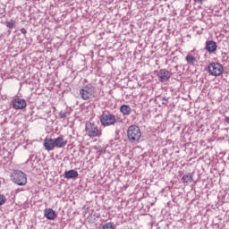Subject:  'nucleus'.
Returning a JSON list of instances; mask_svg holds the SVG:
<instances>
[{
    "label": "nucleus",
    "instance_id": "9",
    "mask_svg": "<svg viewBox=\"0 0 229 229\" xmlns=\"http://www.w3.org/2000/svg\"><path fill=\"white\" fill-rule=\"evenodd\" d=\"M205 48L208 51V53L212 55V53H216V51H217V43H216V41L214 40H208L206 42Z\"/></svg>",
    "mask_w": 229,
    "mask_h": 229
},
{
    "label": "nucleus",
    "instance_id": "4",
    "mask_svg": "<svg viewBox=\"0 0 229 229\" xmlns=\"http://www.w3.org/2000/svg\"><path fill=\"white\" fill-rule=\"evenodd\" d=\"M13 182H14L16 185H26L28 183V177L22 171L14 170L13 174Z\"/></svg>",
    "mask_w": 229,
    "mask_h": 229
},
{
    "label": "nucleus",
    "instance_id": "3",
    "mask_svg": "<svg viewBox=\"0 0 229 229\" xmlns=\"http://www.w3.org/2000/svg\"><path fill=\"white\" fill-rule=\"evenodd\" d=\"M100 123L104 128H106L108 126H114L117 123V119L115 116L110 113H103L100 117Z\"/></svg>",
    "mask_w": 229,
    "mask_h": 229
},
{
    "label": "nucleus",
    "instance_id": "25",
    "mask_svg": "<svg viewBox=\"0 0 229 229\" xmlns=\"http://www.w3.org/2000/svg\"><path fill=\"white\" fill-rule=\"evenodd\" d=\"M225 123H227V124H229V116L225 117Z\"/></svg>",
    "mask_w": 229,
    "mask_h": 229
},
{
    "label": "nucleus",
    "instance_id": "22",
    "mask_svg": "<svg viewBox=\"0 0 229 229\" xmlns=\"http://www.w3.org/2000/svg\"><path fill=\"white\" fill-rule=\"evenodd\" d=\"M21 33H22L23 35H26L27 33L26 29L24 28L21 29Z\"/></svg>",
    "mask_w": 229,
    "mask_h": 229
},
{
    "label": "nucleus",
    "instance_id": "10",
    "mask_svg": "<svg viewBox=\"0 0 229 229\" xmlns=\"http://www.w3.org/2000/svg\"><path fill=\"white\" fill-rule=\"evenodd\" d=\"M43 146L47 151H53V149H55V140L46 138L44 140Z\"/></svg>",
    "mask_w": 229,
    "mask_h": 229
},
{
    "label": "nucleus",
    "instance_id": "18",
    "mask_svg": "<svg viewBox=\"0 0 229 229\" xmlns=\"http://www.w3.org/2000/svg\"><path fill=\"white\" fill-rule=\"evenodd\" d=\"M6 26L9 30H13V28H15V21L13 20L6 21Z\"/></svg>",
    "mask_w": 229,
    "mask_h": 229
},
{
    "label": "nucleus",
    "instance_id": "24",
    "mask_svg": "<svg viewBox=\"0 0 229 229\" xmlns=\"http://www.w3.org/2000/svg\"><path fill=\"white\" fill-rule=\"evenodd\" d=\"M195 3H199L201 4V3H203V0H195Z\"/></svg>",
    "mask_w": 229,
    "mask_h": 229
},
{
    "label": "nucleus",
    "instance_id": "13",
    "mask_svg": "<svg viewBox=\"0 0 229 229\" xmlns=\"http://www.w3.org/2000/svg\"><path fill=\"white\" fill-rule=\"evenodd\" d=\"M79 174L76 170H69L64 172V178L66 180H74V178H78Z\"/></svg>",
    "mask_w": 229,
    "mask_h": 229
},
{
    "label": "nucleus",
    "instance_id": "2",
    "mask_svg": "<svg viewBox=\"0 0 229 229\" xmlns=\"http://www.w3.org/2000/svg\"><path fill=\"white\" fill-rule=\"evenodd\" d=\"M128 140L131 144H137L142 137V132H140V128L137 125H131L127 130Z\"/></svg>",
    "mask_w": 229,
    "mask_h": 229
},
{
    "label": "nucleus",
    "instance_id": "8",
    "mask_svg": "<svg viewBox=\"0 0 229 229\" xmlns=\"http://www.w3.org/2000/svg\"><path fill=\"white\" fill-rule=\"evenodd\" d=\"M13 106L15 110H22L26 108V100L22 98H15L13 100Z\"/></svg>",
    "mask_w": 229,
    "mask_h": 229
},
{
    "label": "nucleus",
    "instance_id": "23",
    "mask_svg": "<svg viewBox=\"0 0 229 229\" xmlns=\"http://www.w3.org/2000/svg\"><path fill=\"white\" fill-rule=\"evenodd\" d=\"M93 216H94V217H96L97 219H99L100 215H99V214H98V213H96V214H94V215H93Z\"/></svg>",
    "mask_w": 229,
    "mask_h": 229
},
{
    "label": "nucleus",
    "instance_id": "12",
    "mask_svg": "<svg viewBox=\"0 0 229 229\" xmlns=\"http://www.w3.org/2000/svg\"><path fill=\"white\" fill-rule=\"evenodd\" d=\"M54 146L58 149H62V148L67 146V140H64V137H57L54 140Z\"/></svg>",
    "mask_w": 229,
    "mask_h": 229
},
{
    "label": "nucleus",
    "instance_id": "11",
    "mask_svg": "<svg viewBox=\"0 0 229 229\" xmlns=\"http://www.w3.org/2000/svg\"><path fill=\"white\" fill-rule=\"evenodd\" d=\"M44 216L49 221H55L56 219V212L53 210V208H45L44 209Z\"/></svg>",
    "mask_w": 229,
    "mask_h": 229
},
{
    "label": "nucleus",
    "instance_id": "21",
    "mask_svg": "<svg viewBox=\"0 0 229 229\" xmlns=\"http://www.w3.org/2000/svg\"><path fill=\"white\" fill-rule=\"evenodd\" d=\"M95 149L98 151V153H103V148L95 147Z\"/></svg>",
    "mask_w": 229,
    "mask_h": 229
},
{
    "label": "nucleus",
    "instance_id": "20",
    "mask_svg": "<svg viewBox=\"0 0 229 229\" xmlns=\"http://www.w3.org/2000/svg\"><path fill=\"white\" fill-rule=\"evenodd\" d=\"M60 115H61V117H62L63 119H65V117H67V113H65V112H61V113H60Z\"/></svg>",
    "mask_w": 229,
    "mask_h": 229
},
{
    "label": "nucleus",
    "instance_id": "17",
    "mask_svg": "<svg viewBox=\"0 0 229 229\" xmlns=\"http://www.w3.org/2000/svg\"><path fill=\"white\" fill-rule=\"evenodd\" d=\"M115 224L112 223V222H109V223H106L103 226H102V229H115Z\"/></svg>",
    "mask_w": 229,
    "mask_h": 229
},
{
    "label": "nucleus",
    "instance_id": "14",
    "mask_svg": "<svg viewBox=\"0 0 229 229\" xmlns=\"http://www.w3.org/2000/svg\"><path fill=\"white\" fill-rule=\"evenodd\" d=\"M120 112L123 115H130V114H131V107L128 105H123L120 107Z\"/></svg>",
    "mask_w": 229,
    "mask_h": 229
},
{
    "label": "nucleus",
    "instance_id": "1",
    "mask_svg": "<svg viewBox=\"0 0 229 229\" xmlns=\"http://www.w3.org/2000/svg\"><path fill=\"white\" fill-rule=\"evenodd\" d=\"M79 95L83 101H90L96 98V87L92 83L86 84L80 89Z\"/></svg>",
    "mask_w": 229,
    "mask_h": 229
},
{
    "label": "nucleus",
    "instance_id": "6",
    "mask_svg": "<svg viewBox=\"0 0 229 229\" xmlns=\"http://www.w3.org/2000/svg\"><path fill=\"white\" fill-rule=\"evenodd\" d=\"M86 133L90 139H94L95 137H99L101 135V131H99L96 124L88 123H86Z\"/></svg>",
    "mask_w": 229,
    "mask_h": 229
},
{
    "label": "nucleus",
    "instance_id": "15",
    "mask_svg": "<svg viewBox=\"0 0 229 229\" xmlns=\"http://www.w3.org/2000/svg\"><path fill=\"white\" fill-rule=\"evenodd\" d=\"M192 180H193V177L191 173H188L184 174L182 178V183H191Z\"/></svg>",
    "mask_w": 229,
    "mask_h": 229
},
{
    "label": "nucleus",
    "instance_id": "7",
    "mask_svg": "<svg viewBox=\"0 0 229 229\" xmlns=\"http://www.w3.org/2000/svg\"><path fill=\"white\" fill-rule=\"evenodd\" d=\"M157 78L161 83H165V81H169L171 79V72L165 69H161L157 73Z\"/></svg>",
    "mask_w": 229,
    "mask_h": 229
},
{
    "label": "nucleus",
    "instance_id": "19",
    "mask_svg": "<svg viewBox=\"0 0 229 229\" xmlns=\"http://www.w3.org/2000/svg\"><path fill=\"white\" fill-rule=\"evenodd\" d=\"M4 203H6V197H4V195L0 194V207L2 205H4Z\"/></svg>",
    "mask_w": 229,
    "mask_h": 229
},
{
    "label": "nucleus",
    "instance_id": "16",
    "mask_svg": "<svg viewBox=\"0 0 229 229\" xmlns=\"http://www.w3.org/2000/svg\"><path fill=\"white\" fill-rule=\"evenodd\" d=\"M185 60L187 62V64H190L191 65H194L195 62H196V57H194L192 55H187L185 57Z\"/></svg>",
    "mask_w": 229,
    "mask_h": 229
},
{
    "label": "nucleus",
    "instance_id": "5",
    "mask_svg": "<svg viewBox=\"0 0 229 229\" xmlns=\"http://www.w3.org/2000/svg\"><path fill=\"white\" fill-rule=\"evenodd\" d=\"M208 71L211 76H221L225 69L223 68V64L219 63H211L208 66Z\"/></svg>",
    "mask_w": 229,
    "mask_h": 229
}]
</instances>
